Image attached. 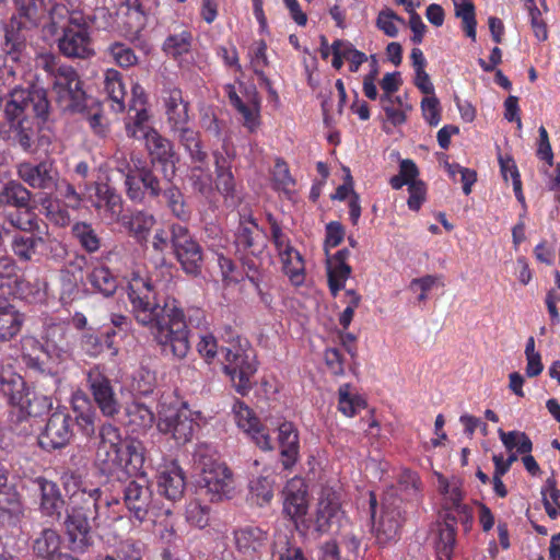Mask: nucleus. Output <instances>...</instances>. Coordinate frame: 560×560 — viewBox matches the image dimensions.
<instances>
[{
	"label": "nucleus",
	"mask_w": 560,
	"mask_h": 560,
	"mask_svg": "<svg viewBox=\"0 0 560 560\" xmlns=\"http://www.w3.org/2000/svg\"><path fill=\"white\" fill-rule=\"evenodd\" d=\"M42 243H44V238L35 233H30V235L15 234L12 238L11 247L20 260L30 261L36 254L38 244Z\"/></svg>",
	"instance_id": "40"
},
{
	"label": "nucleus",
	"mask_w": 560,
	"mask_h": 560,
	"mask_svg": "<svg viewBox=\"0 0 560 560\" xmlns=\"http://www.w3.org/2000/svg\"><path fill=\"white\" fill-rule=\"evenodd\" d=\"M110 504L102 500L100 488L79 489L69 495L63 527L73 550L85 551L92 545V529L116 520L107 514Z\"/></svg>",
	"instance_id": "3"
},
{
	"label": "nucleus",
	"mask_w": 560,
	"mask_h": 560,
	"mask_svg": "<svg viewBox=\"0 0 560 560\" xmlns=\"http://www.w3.org/2000/svg\"><path fill=\"white\" fill-rule=\"evenodd\" d=\"M58 47L65 56L71 58L85 59L94 55L89 32L81 25H78L77 28H65Z\"/></svg>",
	"instance_id": "23"
},
{
	"label": "nucleus",
	"mask_w": 560,
	"mask_h": 560,
	"mask_svg": "<svg viewBox=\"0 0 560 560\" xmlns=\"http://www.w3.org/2000/svg\"><path fill=\"white\" fill-rule=\"evenodd\" d=\"M44 60L45 70L54 77L52 88L61 109L71 114H84L91 98L83 91L78 72L71 66L57 65L52 56H47Z\"/></svg>",
	"instance_id": "4"
},
{
	"label": "nucleus",
	"mask_w": 560,
	"mask_h": 560,
	"mask_svg": "<svg viewBox=\"0 0 560 560\" xmlns=\"http://www.w3.org/2000/svg\"><path fill=\"white\" fill-rule=\"evenodd\" d=\"M21 26L22 22L18 21L15 16H12L10 22L4 26L5 47L9 54L18 51L22 44L20 38Z\"/></svg>",
	"instance_id": "63"
},
{
	"label": "nucleus",
	"mask_w": 560,
	"mask_h": 560,
	"mask_svg": "<svg viewBox=\"0 0 560 560\" xmlns=\"http://www.w3.org/2000/svg\"><path fill=\"white\" fill-rule=\"evenodd\" d=\"M343 518L341 504L335 492L324 491L318 499L315 514V529L318 533L337 532Z\"/></svg>",
	"instance_id": "19"
},
{
	"label": "nucleus",
	"mask_w": 560,
	"mask_h": 560,
	"mask_svg": "<svg viewBox=\"0 0 560 560\" xmlns=\"http://www.w3.org/2000/svg\"><path fill=\"white\" fill-rule=\"evenodd\" d=\"M128 298L136 320L148 327L160 353L173 360H184L189 350V329L177 300L156 301L155 288L148 277L133 275L128 284Z\"/></svg>",
	"instance_id": "1"
},
{
	"label": "nucleus",
	"mask_w": 560,
	"mask_h": 560,
	"mask_svg": "<svg viewBox=\"0 0 560 560\" xmlns=\"http://www.w3.org/2000/svg\"><path fill=\"white\" fill-rule=\"evenodd\" d=\"M189 171V182L195 191L201 194L202 196H208L212 191V176L207 166V162L205 164L195 163Z\"/></svg>",
	"instance_id": "46"
},
{
	"label": "nucleus",
	"mask_w": 560,
	"mask_h": 560,
	"mask_svg": "<svg viewBox=\"0 0 560 560\" xmlns=\"http://www.w3.org/2000/svg\"><path fill=\"white\" fill-rule=\"evenodd\" d=\"M92 288L105 298L113 296L118 289V279L106 266L94 267L88 275Z\"/></svg>",
	"instance_id": "35"
},
{
	"label": "nucleus",
	"mask_w": 560,
	"mask_h": 560,
	"mask_svg": "<svg viewBox=\"0 0 560 560\" xmlns=\"http://www.w3.org/2000/svg\"><path fill=\"white\" fill-rule=\"evenodd\" d=\"M158 487L160 493L170 501L179 500L183 497L186 488L183 469L173 463L171 466L160 472L158 477Z\"/></svg>",
	"instance_id": "28"
},
{
	"label": "nucleus",
	"mask_w": 560,
	"mask_h": 560,
	"mask_svg": "<svg viewBox=\"0 0 560 560\" xmlns=\"http://www.w3.org/2000/svg\"><path fill=\"white\" fill-rule=\"evenodd\" d=\"M215 173H217V188L224 192L231 194L234 190L235 183L234 176L231 172V165L223 154L214 153Z\"/></svg>",
	"instance_id": "47"
},
{
	"label": "nucleus",
	"mask_w": 560,
	"mask_h": 560,
	"mask_svg": "<svg viewBox=\"0 0 560 560\" xmlns=\"http://www.w3.org/2000/svg\"><path fill=\"white\" fill-rule=\"evenodd\" d=\"M153 168L148 163L139 162V164L135 165L133 170H129L126 174V192L131 201L141 203L147 195L151 198H156L162 194L161 180Z\"/></svg>",
	"instance_id": "12"
},
{
	"label": "nucleus",
	"mask_w": 560,
	"mask_h": 560,
	"mask_svg": "<svg viewBox=\"0 0 560 560\" xmlns=\"http://www.w3.org/2000/svg\"><path fill=\"white\" fill-rule=\"evenodd\" d=\"M272 560H306L302 550L291 545L287 535H278L273 541Z\"/></svg>",
	"instance_id": "49"
},
{
	"label": "nucleus",
	"mask_w": 560,
	"mask_h": 560,
	"mask_svg": "<svg viewBox=\"0 0 560 560\" xmlns=\"http://www.w3.org/2000/svg\"><path fill=\"white\" fill-rule=\"evenodd\" d=\"M104 89L109 97L118 105L120 110L125 109L126 89L121 80V74L115 69H108L105 72Z\"/></svg>",
	"instance_id": "44"
},
{
	"label": "nucleus",
	"mask_w": 560,
	"mask_h": 560,
	"mask_svg": "<svg viewBox=\"0 0 560 560\" xmlns=\"http://www.w3.org/2000/svg\"><path fill=\"white\" fill-rule=\"evenodd\" d=\"M273 479L260 476L250 481L249 489L256 504L262 506L273 498Z\"/></svg>",
	"instance_id": "54"
},
{
	"label": "nucleus",
	"mask_w": 560,
	"mask_h": 560,
	"mask_svg": "<svg viewBox=\"0 0 560 560\" xmlns=\"http://www.w3.org/2000/svg\"><path fill=\"white\" fill-rule=\"evenodd\" d=\"M0 110L7 140L24 152H34L40 124L46 122L50 115L46 90L38 86L13 89L0 98Z\"/></svg>",
	"instance_id": "2"
},
{
	"label": "nucleus",
	"mask_w": 560,
	"mask_h": 560,
	"mask_svg": "<svg viewBox=\"0 0 560 560\" xmlns=\"http://www.w3.org/2000/svg\"><path fill=\"white\" fill-rule=\"evenodd\" d=\"M186 520L189 524L205 528L209 525L210 509L202 505L198 500L191 501L186 508Z\"/></svg>",
	"instance_id": "59"
},
{
	"label": "nucleus",
	"mask_w": 560,
	"mask_h": 560,
	"mask_svg": "<svg viewBox=\"0 0 560 560\" xmlns=\"http://www.w3.org/2000/svg\"><path fill=\"white\" fill-rule=\"evenodd\" d=\"M235 421L255 444L262 451H271L272 442L268 430L260 424L254 412L242 401H236L234 407Z\"/></svg>",
	"instance_id": "22"
},
{
	"label": "nucleus",
	"mask_w": 560,
	"mask_h": 560,
	"mask_svg": "<svg viewBox=\"0 0 560 560\" xmlns=\"http://www.w3.org/2000/svg\"><path fill=\"white\" fill-rule=\"evenodd\" d=\"M395 21L402 22V19H400L393 10L385 9L378 13L376 26L387 36L396 37L398 28L395 25Z\"/></svg>",
	"instance_id": "64"
},
{
	"label": "nucleus",
	"mask_w": 560,
	"mask_h": 560,
	"mask_svg": "<svg viewBox=\"0 0 560 560\" xmlns=\"http://www.w3.org/2000/svg\"><path fill=\"white\" fill-rule=\"evenodd\" d=\"M499 162H500L501 173H502L504 179H508V175L511 176L515 196L522 205H525V197H524L523 190H522L521 176H520V173H518V170H517V166H516L514 160L509 156L508 158L500 156Z\"/></svg>",
	"instance_id": "57"
},
{
	"label": "nucleus",
	"mask_w": 560,
	"mask_h": 560,
	"mask_svg": "<svg viewBox=\"0 0 560 560\" xmlns=\"http://www.w3.org/2000/svg\"><path fill=\"white\" fill-rule=\"evenodd\" d=\"M107 52L120 68L133 67L139 61L133 49L120 42L110 44L107 48Z\"/></svg>",
	"instance_id": "55"
},
{
	"label": "nucleus",
	"mask_w": 560,
	"mask_h": 560,
	"mask_svg": "<svg viewBox=\"0 0 560 560\" xmlns=\"http://www.w3.org/2000/svg\"><path fill=\"white\" fill-rule=\"evenodd\" d=\"M33 483L40 495L39 505L43 514L60 521L62 518L61 511L65 506V500L58 485L44 477L36 478Z\"/></svg>",
	"instance_id": "25"
},
{
	"label": "nucleus",
	"mask_w": 560,
	"mask_h": 560,
	"mask_svg": "<svg viewBox=\"0 0 560 560\" xmlns=\"http://www.w3.org/2000/svg\"><path fill=\"white\" fill-rule=\"evenodd\" d=\"M117 15L124 35L132 42L138 39L148 21L142 1L124 0L117 10Z\"/></svg>",
	"instance_id": "21"
},
{
	"label": "nucleus",
	"mask_w": 560,
	"mask_h": 560,
	"mask_svg": "<svg viewBox=\"0 0 560 560\" xmlns=\"http://www.w3.org/2000/svg\"><path fill=\"white\" fill-rule=\"evenodd\" d=\"M133 112L136 113L135 116L130 118V121L126 122V135L128 138L144 140L145 142L158 130L148 124L150 115L147 107H141Z\"/></svg>",
	"instance_id": "38"
},
{
	"label": "nucleus",
	"mask_w": 560,
	"mask_h": 560,
	"mask_svg": "<svg viewBox=\"0 0 560 560\" xmlns=\"http://www.w3.org/2000/svg\"><path fill=\"white\" fill-rule=\"evenodd\" d=\"M22 355L25 363L33 369L42 370L44 348L40 342L34 337H23L22 341Z\"/></svg>",
	"instance_id": "51"
},
{
	"label": "nucleus",
	"mask_w": 560,
	"mask_h": 560,
	"mask_svg": "<svg viewBox=\"0 0 560 560\" xmlns=\"http://www.w3.org/2000/svg\"><path fill=\"white\" fill-rule=\"evenodd\" d=\"M278 431L281 463L284 469L291 470L299 459V433L291 422L281 423Z\"/></svg>",
	"instance_id": "27"
},
{
	"label": "nucleus",
	"mask_w": 560,
	"mask_h": 560,
	"mask_svg": "<svg viewBox=\"0 0 560 560\" xmlns=\"http://www.w3.org/2000/svg\"><path fill=\"white\" fill-rule=\"evenodd\" d=\"M404 502L393 491L385 493L382 503V515L374 527L378 545L386 546L399 539L402 525L406 521Z\"/></svg>",
	"instance_id": "11"
},
{
	"label": "nucleus",
	"mask_w": 560,
	"mask_h": 560,
	"mask_svg": "<svg viewBox=\"0 0 560 560\" xmlns=\"http://www.w3.org/2000/svg\"><path fill=\"white\" fill-rule=\"evenodd\" d=\"M162 98L170 130L189 124V103L184 100L179 88H165L162 92Z\"/></svg>",
	"instance_id": "24"
},
{
	"label": "nucleus",
	"mask_w": 560,
	"mask_h": 560,
	"mask_svg": "<svg viewBox=\"0 0 560 560\" xmlns=\"http://www.w3.org/2000/svg\"><path fill=\"white\" fill-rule=\"evenodd\" d=\"M498 433L501 442L509 452L513 453L512 451L514 448L521 454H527L533 451V442L525 432L516 430L504 432L502 429H499Z\"/></svg>",
	"instance_id": "45"
},
{
	"label": "nucleus",
	"mask_w": 560,
	"mask_h": 560,
	"mask_svg": "<svg viewBox=\"0 0 560 560\" xmlns=\"http://www.w3.org/2000/svg\"><path fill=\"white\" fill-rule=\"evenodd\" d=\"M195 467L199 472L197 493L210 502H221L230 499L233 490V475L224 463L213 459L202 453L195 454Z\"/></svg>",
	"instance_id": "5"
},
{
	"label": "nucleus",
	"mask_w": 560,
	"mask_h": 560,
	"mask_svg": "<svg viewBox=\"0 0 560 560\" xmlns=\"http://www.w3.org/2000/svg\"><path fill=\"white\" fill-rule=\"evenodd\" d=\"M165 206L171 213L182 221H187L190 218V210L186 203L185 196L182 190L175 186L170 185L162 189Z\"/></svg>",
	"instance_id": "39"
},
{
	"label": "nucleus",
	"mask_w": 560,
	"mask_h": 560,
	"mask_svg": "<svg viewBox=\"0 0 560 560\" xmlns=\"http://www.w3.org/2000/svg\"><path fill=\"white\" fill-rule=\"evenodd\" d=\"M71 10L67 3H55L54 0H49L46 21H49L48 27L51 33H55L61 26V23L68 19Z\"/></svg>",
	"instance_id": "62"
},
{
	"label": "nucleus",
	"mask_w": 560,
	"mask_h": 560,
	"mask_svg": "<svg viewBox=\"0 0 560 560\" xmlns=\"http://www.w3.org/2000/svg\"><path fill=\"white\" fill-rule=\"evenodd\" d=\"M268 534L256 526H246L235 532L237 549L246 555L259 552L267 544Z\"/></svg>",
	"instance_id": "32"
},
{
	"label": "nucleus",
	"mask_w": 560,
	"mask_h": 560,
	"mask_svg": "<svg viewBox=\"0 0 560 560\" xmlns=\"http://www.w3.org/2000/svg\"><path fill=\"white\" fill-rule=\"evenodd\" d=\"M14 5L24 24L39 26L46 21L49 0H14Z\"/></svg>",
	"instance_id": "33"
},
{
	"label": "nucleus",
	"mask_w": 560,
	"mask_h": 560,
	"mask_svg": "<svg viewBox=\"0 0 560 560\" xmlns=\"http://www.w3.org/2000/svg\"><path fill=\"white\" fill-rule=\"evenodd\" d=\"M145 460V447L142 442L129 439L125 448H107L97 445L95 452V465L103 475L113 476L117 469H124L126 474L139 472Z\"/></svg>",
	"instance_id": "6"
},
{
	"label": "nucleus",
	"mask_w": 560,
	"mask_h": 560,
	"mask_svg": "<svg viewBox=\"0 0 560 560\" xmlns=\"http://www.w3.org/2000/svg\"><path fill=\"white\" fill-rule=\"evenodd\" d=\"M308 510L307 487L302 479H292L284 488L283 511L296 520L306 515Z\"/></svg>",
	"instance_id": "26"
},
{
	"label": "nucleus",
	"mask_w": 560,
	"mask_h": 560,
	"mask_svg": "<svg viewBox=\"0 0 560 560\" xmlns=\"http://www.w3.org/2000/svg\"><path fill=\"white\" fill-rule=\"evenodd\" d=\"M128 232L139 242L147 241L150 231L155 224L153 214L147 211H135L129 215H120L119 221Z\"/></svg>",
	"instance_id": "34"
},
{
	"label": "nucleus",
	"mask_w": 560,
	"mask_h": 560,
	"mask_svg": "<svg viewBox=\"0 0 560 560\" xmlns=\"http://www.w3.org/2000/svg\"><path fill=\"white\" fill-rule=\"evenodd\" d=\"M455 542V527L452 523L445 522L439 528L438 540L435 542L438 560H452Z\"/></svg>",
	"instance_id": "41"
},
{
	"label": "nucleus",
	"mask_w": 560,
	"mask_h": 560,
	"mask_svg": "<svg viewBox=\"0 0 560 560\" xmlns=\"http://www.w3.org/2000/svg\"><path fill=\"white\" fill-rule=\"evenodd\" d=\"M236 253H249L252 256L262 255L267 242L266 234L256 223L250 211L240 214V224L234 235Z\"/></svg>",
	"instance_id": "15"
},
{
	"label": "nucleus",
	"mask_w": 560,
	"mask_h": 560,
	"mask_svg": "<svg viewBox=\"0 0 560 560\" xmlns=\"http://www.w3.org/2000/svg\"><path fill=\"white\" fill-rule=\"evenodd\" d=\"M191 39V34L187 31L170 35L163 44V50L167 55L176 58L189 51Z\"/></svg>",
	"instance_id": "56"
},
{
	"label": "nucleus",
	"mask_w": 560,
	"mask_h": 560,
	"mask_svg": "<svg viewBox=\"0 0 560 560\" xmlns=\"http://www.w3.org/2000/svg\"><path fill=\"white\" fill-rule=\"evenodd\" d=\"M0 392L8 397L10 404L20 406V412L25 410L27 416H38L40 410L35 404L42 402L43 408H47L46 397H35L34 401L28 394L24 395V381L20 375L10 374L8 377L0 375Z\"/></svg>",
	"instance_id": "18"
},
{
	"label": "nucleus",
	"mask_w": 560,
	"mask_h": 560,
	"mask_svg": "<svg viewBox=\"0 0 560 560\" xmlns=\"http://www.w3.org/2000/svg\"><path fill=\"white\" fill-rule=\"evenodd\" d=\"M16 174L30 187L47 190L56 186L58 172L51 161H42L38 164L20 163L16 166Z\"/></svg>",
	"instance_id": "20"
},
{
	"label": "nucleus",
	"mask_w": 560,
	"mask_h": 560,
	"mask_svg": "<svg viewBox=\"0 0 560 560\" xmlns=\"http://www.w3.org/2000/svg\"><path fill=\"white\" fill-rule=\"evenodd\" d=\"M236 110L242 115L243 126L250 132L259 127L260 100L256 92L253 93L248 103L243 104Z\"/></svg>",
	"instance_id": "52"
},
{
	"label": "nucleus",
	"mask_w": 560,
	"mask_h": 560,
	"mask_svg": "<svg viewBox=\"0 0 560 560\" xmlns=\"http://www.w3.org/2000/svg\"><path fill=\"white\" fill-rule=\"evenodd\" d=\"M97 438V445L106 446L107 448H125V445L121 444L120 430L109 422H105L100 427Z\"/></svg>",
	"instance_id": "61"
},
{
	"label": "nucleus",
	"mask_w": 560,
	"mask_h": 560,
	"mask_svg": "<svg viewBox=\"0 0 560 560\" xmlns=\"http://www.w3.org/2000/svg\"><path fill=\"white\" fill-rule=\"evenodd\" d=\"M80 295L78 281L70 271L62 270L60 273V301L62 304H70Z\"/></svg>",
	"instance_id": "60"
},
{
	"label": "nucleus",
	"mask_w": 560,
	"mask_h": 560,
	"mask_svg": "<svg viewBox=\"0 0 560 560\" xmlns=\"http://www.w3.org/2000/svg\"><path fill=\"white\" fill-rule=\"evenodd\" d=\"M75 421L85 435L94 434V422L90 415L81 413L74 419L67 410H56L50 415L44 431L38 436L39 446L45 451L65 447L73 436Z\"/></svg>",
	"instance_id": "7"
},
{
	"label": "nucleus",
	"mask_w": 560,
	"mask_h": 560,
	"mask_svg": "<svg viewBox=\"0 0 560 560\" xmlns=\"http://www.w3.org/2000/svg\"><path fill=\"white\" fill-rule=\"evenodd\" d=\"M196 422L190 411L183 408H167L160 412L158 428L162 433L172 434L178 444L189 442L194 434Z\"/></svg>",
	"instance_id": "16"
},
{
	"label": "nucleus",
	"mask_w": 560,
	"mask_h": 560,
	"mask_svg": "<svg viewBox=\"0 0 560 560\" xmlns=\"http://www.w3.org/2000/svg\"><path fill=\"white\" fill-rule=\"evenodd\" d=\"M224 353V372L230 376L231 382L241 395H246L253 387L257 361L254 350L244 349L240 345L222 349Z\"/></svg>",
	"instance_id": "8"
},
{
	"label": "nucleus",
	"mask_w": 560,
	"mask_h": 560,
	"mask_svg": "<svg viewBox=\"0 0 560 560\" xmlns=\"http://www.w3.org/2000/svg\"><path fill=\"white\" fill-rule=\"evenodd\" d=\"M456 16L462 19L466 35L476 40L477 21L474 3L469 0H463L462 4L456 8Z\"/></svg>",
	"instance_id": "58"
},
{
	"label": "nucleus",
	"mask_w": 560,
	"mask_h": 560,
	"mask_svg": "<svg viewBox=\"0 0 560 560\" xmlns=\"http://www.w3.org/2000/svg\"><path fill=\"white\" fill-rule=\"evenodd\" d=\"M338 395V409L347 417H353L359 410L366 407V402L360 396L351 395L349 384L340 386Z\"/></svg>",
	"instance_id": "50"
},
{
	"label": "nucleus",
	"mask_w": 560,
	"mask_h": 560,
	"mask_svg": "<svg viewBox=\"0 0 560 560\" xmlns=\"http://www.w3.org/2000/svg\"><path fill=\"white\" fill-rule=\"evenodd\" d=\"M284 273L290 278L291 282L299 285L304 280V261L301 254L292 248L280 255Z\"/></svg>",
	"instance_id": "43"
},
{
	"label": "nucleus",
	"mask_w": 560,
	"mask_h": 560,
	"mask_svg": "<svg viewBox=\"0 0 560 560\" xmlns=\"http://www.w3.org/2000/svg\"><path fill=\"white\" fill-rule=\"evenodd\" d=\"M89 389L102 413L114 417L119 411V402L112 386V381L100 366H93L86 374Z\"/></svg>",
	"instance_id": "17"
},
{
	"label": "nucleus",
	"mask_w": 560,
	"mask_h": 560,
	"mask_svg": "<svg viewBox=\"0 0 560 560\" xmlns=\"http://www.w3.org/2000/svg\"><path fill=\"white\" fill-rule=\"evenodd\" d=\"M150 163L148 165H160L163 179L172 184L176 175L178 158L171 140L156 132L145 141Z\"/></svg>",
	"instance_id": "14"
},
{
	"label": "nucleus",
	"mask_w": 560,
	"mask_h": 560,
	"mask_svg": "<svg viewBox=\"0 0 560 560\" xmlns=\"http://www.w3.org/2000/svg\"><path fill=\"white\" fill-rule=\"evenodd\" d=\"M72 235L82 248L90 254L101 248L102 240L90 223L77 222L72 226Z\"/></svg>",
	"instance_id": "42"
},
{
	"label": "nucleus",
	"mask_w": 560,
	"mask_h": 560,
	"mask_svg": "<svg viewBox=\"0 0 560 560\" xmlns=\"http://www.w3.org/2000/svg\"><path fill=\"white\" fill-rule=\"evenodd\" d=\"M33 194L19 180H8L0 187V206L13 207L18 210L33 209Z\"/></svg>",
	"instance_id": "30"
},
{
	"label": "nucleus",
	"mask_w": 560,
	"mask_h": 560,
	"mask_svg": "<svg viewBox=\"0 0 560 560\" xmlns=\"http://www.w3.org/2000/svg\"><path fill=\"white\" fill-rule=\"evenodd\" d=\"M60 536L54 529L46 528L34 540L33 550L38 558L55 560L60 553Z\"/></svg>",
	"instance_id": "36"
},
{
	"label": "nucleus",
	"mask_w": 560,
	"mask_h": 560,
	"mask_svg": "<svg viewBox=\"0 0 560 560\" xmlns=\"http://www.w3.org/2000/svg\"><path fill=\"white\" fill-rule=\"evenodd\" d=\"M86 199L106 223L120 221L124 202L114 187L106 183H92L86 186Z\"/></svg>",
	"instance_id": "13"
},
{
	"label": "nucleus",
	"mask_w": 560,
	"mask_h": 560,
	"mask_svg": "<svg viewBox=\"0 0 560 560\" xmlns=\"http://www.w3.org/2000/svg\"><path fill=\"white\" fill-rule=\"evenodd\" d=\"M133 475L135 477L124 485L122 500L132 516L143 522L158 506L147 475L140 471Z\"/></svg>",
	"instance_id": "9"
},
{
	"label": "nucleus",
	"mask_w": 560,
	"mask_h": 560,
	"mask_svg": "<svg viewBox=\"0 0 560 560\" xmlns=\"http://www.w3.org/2000/svg\"><path fill=\"white\" fill-rule=\"evenodd\" d=\"M328 285L331 294L337 296L338 292L343 289L346 280L350 277L351 267L347 262L331 264L327 261Z\"/></svg>",
	"instance_id": "53"
},
{
	"label": "nucleus",
	"mask_w": 560,
	"mask_h": 560,
	"mask_svg": "<svg viewBox=\"0 0 560 560\" xmlns=\"http://www.w3.org/2000/svg\"><path fill=\"white\" fill-rule=\"evenodd\" d=\"M171 246L186 273L197 276L201 271L203 252L187 226L171 224Z\"/></svg>",
	"instance_id": "10"
},
{
	"label": "nucleus",
	"mask_w": 560,
	"mask_h": 560,
	"mask_svg": "<svg viewBox=\"0 0 560 560\" xmlns=\"http://www.w3.org/2000/svg\"><path fill=\"white\" fill-rule=\"evenodd\" d=\"M30 210L10 212L5 220L15 229L26 233H39V223L37 215Z\"/></svg>",
	"instance_id": "48"
},
{
	"label": "nucleus",
	"mask_w": 560,
	"mask_h": 560,
	"mask_svg": "<svg viewBox=\"0 0 560 560\" xmlns=\"http://www.w3.org/2000/svg\"><path fill=\"white\" fill-rule=\"evenodd\" d=\"M171 132L174 133L178 142L189 153L192 163H206L208 154L202 150L200 133L197 130L190 128L187 124L186 126L171 129Z\"/></svg>",
	"instance_id": "31"
},
{
	"label": "nucleus",
	"mask_w": 560,
	"mask_h": 560,
	"mask_svg": "<svg viewBox=\"0 0 560 560\" xmlns=\"http://www.w3.org/2000/svg\"><path fill=\"white\" fill-rule=\"evenodd\" d=\"M24 314L19 312L5 298H0V342L15 338L22 329Z\"/></svg>",
	"instance_id": "29"
},
{
	"label": "nucleus",
	"mask_w": 560,
	"mask_h": 560,
	"mask_svg": "<svg viewBox=\"0 0 560 560\" xmlns=\"http://www.w3.org/2000/svg\"><path fill=\"white\" fill-rule=\"evenodd\" d=\"M126 424L133 432L150 429L155 420L153 411L141 402H130L126 407Z\"/></svg>",
	"instance_id": "37"
}]
</instances>
